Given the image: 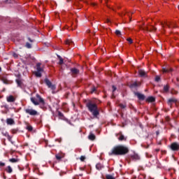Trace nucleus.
I'll return each mask as SVG.
<instances>
[{
    "label": "nucleus",
    "mask_w": 179,
    "mask_h": 179,
    "mask_svg": "<svg viewBox=\"0 0 179 179\" xmlns=\"http://www.w3.org/2000/svg\"><path fill=\"white\" fill-rule=\"evenodd\" d=\"M58 115H59V118H62V120H64V118L65 117L64 116V113L62 112H59V111L58 112Z\"/></svg>",
    "instance_id": "obj_33"
},
{
    "label": "nucleus",
    "mask_w": 179,
    "mask_h": 179,
    "mask_svg": "<svg viewBox=\"0 0 179 179\" xmlns=\"http://www.w3.org/2000/svg\"><path fill=\"white\" fill-rule=\"evenodd\" d=\"M170 91V86L169 85H164L162 93H169Z\"/></svg>",
    "instance_id": "obj_20"
},
{
    "label": "nucleus",
    "mask_w": 179,
    "mask_h": 179,
    "mask_svg": "<svg viewBox=\"0 0 179 179\" xmlns=\"http://www.w3.org/2000/svg\"><path fill=\"white\" fill-rule=\"evenodd\" d=\"M170 148L173 152H178V150H179V144H178V143H176V142L172 143L170 145Z\"/></svg>",
    "instance_id": "obj_10"
},
{
    "label": "nucleus",
    "mask_w": 179,
    "mask_h": 179,
    "mask_svg": "<svg viewBox=\"0 0 179 179\" xmlns=\"http://www.w3.org/2000/svg\"><path fill=\"white\" fill-rule=\"evenodd\" d=\"M57 57L59 59V65H62L64 64V59L59 55H57Z\"/></svg>",
    "instance_id": "obj_24"
},
{
    "label": "nucleus",
    "mask_w": 179,
    "mask_h": 179,
    "mask_svg": "<svg viewBox=\"0 0 179 179\" xmlns=\"http://www.w3.org/2000/svg\"><path fill=\"white\" fill-rule=\"evenodd\" d=\"M112 88H113L112 97H113V99H115V96L114 95V92H115V90H117V87H115V85H113Z\"/></svg>",
    "instance_id": "obj_28"
},
{
    "label": "nucleus",
    "mask_w": 179,
    "mask_h": 179,
    "mask_svg": "<svg viewBox=\"0 0 179 179\" xmlns=\"http://www.w3.org/2000/svg\"><path fill=\"white\" fill-rule=\"evenodd\" d=\"M107 8H109V9H111L108 5H106Z\"/></svg>",
    "instance_id": "obj_51"
},
{
    "label": "nucleus",
    "mask_w": 179,
    "mask_h": 179,
    "mask_svg": "<svg viewBox=\"0 0 179 179\" xmlns=\"http://www.w3.org/2000/svg\"><path fill=\"white\" fill-rule=\"evenodd\" d=\"M44 82L49 89H51L52 90H55V89H57L55 85H52V83H51L48 78H45Z\"/></svg>",
    "instance_id": "obj_8"
},
{
    "label": "nucleus",
    "mask_w": 179,
    "mask_h": 179,
    "mask_svg": "<svg viewBox=\"0 0 179 179\" xmlns=\"http://www.w3.org/2000/svg\"><path fill=\"white\" fill-rule=\"evenodd\" d=\"M166 24V26H167V27H169V29H171V27L173 29H176V27H177L176 26V23L174 22H161V26L163 27V29H164V25Z\"/></svg>",
    "instance_id": "obj_6"
},
{
    "label": "nucleus",
    "mask_w": 179,
    "mask_h": 179,
    "mask_svg": "<svg viewBox=\"0 0 179 179\" xmlns=\"http://www.w3.org/2000/svg\"><path fill=\"white\" fill-rule=\"evenodd\" d=\"M4 179H6V176H4Z\"/></svg>",
    "instance_id": "obj_59"
},
{
    "label": "nucleus",
    "mask_w": 179,
    "mask_h": 179,
    "mask_svg": "<svg viewBox=\"0 0 179 179\" xmlns=\"http://www.w3.org/2000/svg\"><path fill=\"white\" fill-rule=\"evenodd\" d=\"M111 9H112V10H113V11L115 10H114V8H111Z\"/></svg>",
    "instance_id": "obj_56"
},
{
    "label": "nucleus",
    "mask_w": 179,
    "mask_h": 179,
    "mask_svg": "<svg viewBox=\"0 0 179 179\" xmlns=\"http://www.w3.org/2000/svg\"><path fill=\"white\" fill-rule=\"evenodd\" d=\"M141 157L138 154H134L130 156V160H133L134 162H136V160H140Z\"/></svg>",
    "instance_id": "obj_16"
},
{
    "label": "nucleus",
    "mask_w": 179,
    "mask_h": 179,
    "mask_svg": "<svg viewBox=\"0 0 179 179\" xmlns=\"http://www.w3.org/2000/svg\"><path fill=\"white\" fill-rule=\"evenodd\" d=\"M96 92V87H93L91 90V93H94Z\"/></svg>",
    "instance_id": "obj_44"
},
{
    "label": "nucleus",
    "mask_w": 179,
    "mask_h": 179,
    "mask_svg": "<svg viewBox=\"0 0 179 179\" xmlns=\"http://www.w3.org/2000/svg\"><path fill=\"white\" fill-rule=\"evenodd\" d=\"M28 40L30 41V43H33V40L31 39V38L29 37Z\"/></svg>",
    "instance_id": "obj_47"
},
{
    "label": "nucleus",
    "mask_w": 179,
    "mask_h": 179,
    "mask_svg": "<svg viewBox=\"0 0 179 179\" xmlns=\"http://www.w3.org/2000/svg\"><path fill=\"white\" fill-rule=\"evenodd\" d=\"M96 169L100 171V170H103V169H104V165H103L101 163H98L96 165Z\"/></svg>",
    "instance_id": "obj_23"
},
{
    "label": "nucleus",
    "mask_w": 179,
    "mask_h": 179,
    "mask_svg": "<svg viewBox=\"0 0 179 179\" xmlns=\"http://www.w3.org/2000/svg\"><path fill=\"white\" fill-rule=\"evenodd\" d=\"M65 43L66 45H72V44H73V41H72L71 39H67Z\"/></svg>",
    "instance_id": "obj_26"
},
{
    "label": "nucleus",
    "mask_w": 179,
    "mask_h": 179,
    "mask_svg": "<svg viewBox=\"0 0 179 179\" xmlns=\"http://www.w3.org/2000/svg\"><path fill=\"white\" fill-rule=\"evenodd\" d=\"M36 97L38 99V101L36 99L35 97H31L30 100L31 103H33L34 106H40L41 104V108H43L44 106H45V101L38 94H36Z\"/></svg>",
    "instance_id": "obj_3"
},
{
    "label": "nucleus",
    "mask_w": 179,
    "mask_h": 179,
    "mask_svg": "<svg viewBox=\"0 0 179 179\" xmlns=\"http://www.w3.org/2000/svg\"><path fill=\"white\" fill-rule=\"evenodd\" d=\"M120 108H127V105H124L122 103H120Z\"/></svg>",
    "instance_id": "obj_41"
},
{
    "label": "nucleus",
    "mask_w": 179,
    "mask_h": 179,
    "mask_svg": "<svg viewBox=\"0 0 179 179\" xmlns=\"http://www.w3.org/2000/svg\"><path fill=\"white\" fill-rule=\"evenodd\" d=\"M27 131H29V132H31V131H33V127L31 125H27Z\"/></svg>",
    "instance_id": "obj_34"
},
{
    "label": "nucleus",
    "mask_w": 179,
    "mask_h": 179,
    "mask_svg": "<svg viewBox=\"0 0 179 179\" xmlns=\"http://www.w3.org/2000/svg\"><path fill=\"white\" fill-rule=\"evenodd\" d=\"M116 36H117V37H121V36H122V34H121V31L116 29L115 31Z\"/></svg>",
    "instance_id": "obj_29"
},
{
    "label": "nucleus",
    "mask_w": 179,
    "mask_h": 179,
    "mask_svg": "<svg viewBox=\"0 0 179 179\" xmlns=\"http://www.w3.org/2000/svg\"><path fill=\"white\" fill-rule=\"evenodd\" d=\"M155 82H160V76H157L155 77Z\"/></svg>",
    "instance_id": "obj_40"
},
{
    "label": "nucleus",
    "mask_w": 179,
    "mask_h": 179,
    "mask_svg": "<svg viewBox=\"0 0 179 179\" xmlns=\"http://www.w3.org/2000/svg\"><path fill=\"white\" fill-rule=\"evenodd\" d=\"M178 132H179V129H178Z\"/></svg>",
    "instance_id": "obj_60"
},
{
    "label": "nucleus",
    "mask_w": 179,
    "mask_h": 179,
    "mask_svg": "<svg viewBox=\"0 0 179 179\" xmlns=\"http://www.w3.org/2000/svg\"><path fill=\"white\" fill-rule=\"evenodd\" d=\"M0 166H1V167H3L5 166V163L0 162Z\"/></svg>",
    "instance_id": "obj_45"
},
{
    "label": "nucleus",
    "mask_w": 179,
    "mask_h": 179,
    "mask_svg": "<svg viewBox=\"0 0 179 179\" xmlns=\"http://www.w3.org/2000/svg\"><path fill=\"white\" fill-rule=\"evenodd\" d=\"M106 179H115L113 175L107 174L106 175Z\"/></svg>",
    "instance_id": "obj_32"
},
{
    "label": "nucleus",
    "mask_w": 179,
    "mask_h": 179,
    "mask_svg": "<svg viewBox=\"0 0 179 179\" xmlns=\"http://www.w3.org/2000/svg\"><path fill=\"white\" fill-rule=\"evenodd\" d=\"M86 107H87L89 111L92 113V115L96 118L98 115H99L100 112L99 111V108L97 107V104L92 103L91 101H89L86 103Z\"/></svg>",
    "instance_id": "obj_2"
},
{
    "label": "nucleus",
    "mask_w": 179,
    "mask_h": 179,
    "mask_svg": "<svg viewBox=\"0 0 179 179\" xmlns=\"http://www.w3.org/2000/svg\"><path fill=\"white\" fill-rule=\"evenodd\" d=\"M138 74L141 78H146L148 76V73L143 69L138 70Z\"/></svg>",
    "instance_id": "obj_15"
},
{
    "label": "nucleus",
    "mask_w": 179,
    "mask_h": 179,
    "mask_svg": "<svg viewBox=\"0 0 179 179\" xmlns=\"http://www.w3.org/2000/svg\"><path fill=\"white\" fill-rule=\"evenodd\" d=\"M6 171H7L9 174H10V173H12V171H13V170L12 169V167H10V166H7Z\"/></svg>",
    "instance_id": "obj_30"
},
{
    "label": "nucleus",
    "mask_w": 179,
    "mask_h": 179,
    "mask_svg": "<svg viewBox=\"0 0 179 179\" xmlns=\"http://www.w3.org/2000/svg\"><path fill=\"white\" fill-rule=\"evenodd\" d=\"M9 162H10V163H17V162H19V159L15 158H12L9 159Z\"/></svg>",
    "instance_id": "obj_31"
},
{
    "label": "nucleus",
    "mask_w": 179,
    "mask_h": 179,
    "mask_svg": "<svg viewBox=\"0 0 179 179\" xmlns=\"http://www.w3.org/2000/svg\"><path fill=\"white\" fill-rule=\"evenodd\" d=\"M6 122L8 125H15V120H13L12 118H8L6 120Z\"/></svg>",
    "instance_id": "obj_22"
},
{
    "label": "nucleus",
    "mask_w": 179,
    "mask_h": 179,
    "mask_svg": "<svg viewBox=\"0 0 179 179\" xmlns=\"http://www.w3.org/2000/svg\"><path fill=\"white\" fill-rule=\"evenodd\" d=\"M100 2H103V0H100Z\"/></svg>",
    "instance_id": "obj_57"
},
{
    "label": "nucleus",
    "mask_w": 179,
    "mask_h": 179,
    "mask_svg": "<svg viewBox=\"0 0 179 179\" xmlns=\"http://www.w3.org/2000/svg\"><path fill=\"white\" fill-rule=\"evenodd\" d=\"M2 108H6V110H8V108H9V105L8 104H4L3 106H1Z\"/></svg>",
    "instance_id": "obj_37"
},
{
    "label": "nucleus",
    "mask_w": 179,
    "mask_h": 179,
    "mask_svg": "<svg viewBox=\"0 0 179 179\" xmlns=\"http://www.w3.org/2000/svg\"><path fill=\"white\" fill-rule=\"evenodd\" d=\"M145 101L148 102V103H153L155 101H156V99L153 96H148Z\"/></svg>",
    "instance_id": "obj_21"
},
{
    "label": "nucleus",
    "mask_w": 179,
    "mask_h": 179,
    "mask_svg": "<svg viewBox=\"0 0 179 179\" xmlns=\"http://www.w3.org/2000/svg\"><path fill=\"white\" fill-rule=\"evenodd\" d=\"M17 129H12V131H11V132H12V134H17Z\"/></svg>",
    "instance_id": "obj_43"
},
{
    "label": "nucleus",
    "mask_w": 179,
    "mask_h": 179,
    "mask_svg": "<svg viewBox=\"0 0 179 179\" xmlns=\"http://www.w3.org/2000/svg\"><path fill=\"white\" fill-rule=\"evenodd\" d=\"M80 160L81 162H83L84 160H86V157H85V156H81V157H80Z\"/></svg>",
    "instance_id": "obj_42"
},
{
    "label": "nucleus",
    "mask_w": 179,
    "mask_h": 179,
    "mask_svg": "<svg viewBox=\"0 0 179 179\" xmlns=\"http://www.w3.org/2000/svg\"><path fill=\"white\" fill-rule=\"evenodd\" d=\"M141 29L142 30H143L144 31H156V30H157V29L153 26L151 27H141Z\"/></svg>",
    "instance_id": "obj_9"
},
{
    "label": "nucleus",
    "mask_w": 179,
    "mask_h": 179,
    "mask_svg": "<svg viewBox=\"0 0 179 179\" xmlns=\"http://www.w3.org/2000/svg\"><path fill=\"white\" fill-rule=\"evenodd\" d=\"M106 1V3H107L108 2V0H105Z\"/></svg>",
    "instance_id": "obj_53"
},
{
    "label": "nucleus",
    "mask_w": 179,
    "mask_h": 179,
    "mask_svg": "<svg viewBox=\"0 0 179 179\" xmlns=\"http://www.w3.org/2000/svg\"><path fill=\"white\" fill-rule=\"evenodd\" d=\"M5 136H7L8 141H12V137L8 134H6Z\"/></svg>",
    "instance_id": "obj_36"
},
{
    "label": "nucleus",
    "mask_w": 179,
    "mask_h": 179,
    "mask_svg": "<svg viewBox=\"0 0 179 179\" xmlns=\"http://www.w3.org/2000/svg\"><path fill=\"white\" fill-rule=\"evenodd\" d=\"M2 71V69L0 67V72Z\"/></svg>",
    "instance_id": "obj_54"
},
{
    "label": "nucleus",
    "mask_w": 179,
    "mask_h": 179,
    "mask_svg": "<svg viewBox=\"0 0 179 179\" xmlns=\"http://www.w3.org/2000/svg\"><path fill=\"white\" fill-rule=\"evenodd\" d=\"M79 73H80V71L77 68L73 67L70 69L69 74L71 76H72V78H78Z\"/></svg>",
    "instance_id": "obj_4"
},
{
    "label": "nucleus",
    "mask_w": 179,
    "mask_h": 179,
    "mask_svg": "<svg viewBox=\"0 0 179 179\" xmlns=\"http://www.w3.org/2000/svg\"><path fill=\"white\" fill-rule=\"evenodd\" d=\"M127 41H128L129 43V44H132L134 43V41H132V38H128L127 39Z\"/></svg>",
    "instance_id": "obj_39"
},
{
    "label": "nucleus",
    "mask_w": 179,
    "mask_h": 179,
    "mask_svg": "<svg viewBox=\"0 0 179 179\" xmlns=\"http://www.w3.org/2000/svg\"><path fill=\"white\" fill-rule=\"evenodd\" d=\"M92 5H93V6H96V3H92Z\"/></svg>",
    "instance_id": "obj_52"
},
{
    "label": "nucleus",
    "mask_w": 179,
    "mask_h": 179,
    "mask_svg": "<svg viewBox=\"0 0 179 179\" xmlns=\"http://www.w3.org/2000/svg\"><path fill=\"white\" fill-rule=\"evenodd\" d=\"M134 95L138 97V100H141V101L145 100L146 97L143 94H141L139 92H134Z\"/></svg>",
    "instance_id": "obj_13"
},
{
    "label": "nucleus",
    "mask_w": 179,
    "mask_h": 179,
    "mask_svg": "<svg viewBox=\"0 0 179 179\" xmlns=\"http://www.w3.org/2000/svg\"><path fill=\"white\" fill-rule=\"evenodd\" d=\"M55 93V92L52 91V94H54Z\"/></svg>",
    "instance_id": "obj_55"
},
{
    "label": "nucleus",
    "mask_w": 179,
    "mask_h": 179,
    "mask_svg": "<svg viewBox=\"0 0 179 179\" xmlns=\"http://www.w3.org/2000/svg\"><path fill=\"white\" fill-rule=\"evenodd\" d=\"M106 22H107V23H110V21L109 19H107V20H106Z\"/></svg>",
    "instance_id": "obj_50"
},
{
    "label": "nucleus",
    "mask_w": 179,
    "mask_h": 179,
    "mask_svg": "<svg viewBox=\"0 0 179 179\" xmlns=\"http://www.w3.org/2000/svg\"><path fill=\"white\" fill-rule=\"evenodd\" d=\"M156 135H157V136H159V135H160V132L159 131H156Z\"/></svg>",
    "instance_id": "obj_46"
},
{
    "label": "nucleus",
    "mask_w": 179,
    "mask_h": 179,
    "mask_svg": "<svg viewBox=\"0 0 179 179\" xmlns=\"http://www.w3.org/2000/svg\"><path fill=\"white\" fill-rule=\"evenodd\" d=\"M25 113L29 114V115H38V112L34 109H25Z\"/></svg>",
    "instance_id": "obj_11"
},
{
    "label": "nucleus",
    "mask_w": 179,
    "mask_h": 179,
    "mask_svg": "<svg viewBox=\"0 0 179 179\" xmlns=\"http://www.w3.org/2000/svg\"><path fill=\"white\" fill-rule=\"evenodd\" d=\"M176 102H177V99H176V98H171L168 100L167 104H169V106H173V103Z\"/></svg>",
    "instance_id": "obj_18"
},
{
    "label": "nucleus",
    "mask_w": 179,
    "mask_h": 179,
    "mask_svg": "<svg viewBox=\"0 0 179 179\" xmlns=\"http://www.w3.org/2000/svg\"><path fill=\"white\" fill-rule=\"evenodd\" d=\"M55 157H56L57 160H61V159H62V157L59 155H56Z\"/></svg>",
    "instance_id": "obj_38"
},
{
    "label": "nucleus",
    "mask_w": 179,
    "mask_h": 179,
    "mask_svg": "<svg viewBox=\"0 0 179 179\" xmlns=\"http://www.w3.org/2000/svg\"><path fill=\"white\" fill-rule=\"evenodd\" d=\"M6 101L8 103H15V101H16V98L13 95H10L6 97Z\"/></svg>",
    "instance_id": "obj_14"
},
{
    "label": "nucleus",
    "mask_w": 179,
    "mask_h": 179,
    "mask_svg": "<svg viewBox=\"0 0 179 179\" xmlns=\"http://www.w3.org/2000/svg\"><path fill=\"white\" fill-rule=\"evenodd\" d=\"M44 69L41 68V63L36 64V71L35 72V76L37 78H41V72H43Z\"/></svg>",
    "instance_id": "obj_5"
},
{
    "label": "nucleus",
    "mask_w": 179,
    "mask_h": 179,
    "mask_svg": "<svg viewBox=\"0 0 179 179\" xmlns=\"http://www.w3.org/2000/svg\"><path fill=\"white\" fill-rule=\"evenodd\" d=\"M13 57H15V58H17V55L16 53H14V54H13Z\"/></svg>",
    "instance_id": "obj_49"
},
{
    "label": "nucleus",
    "mask_w": 179,
    "mask_h": 179,
    "mask_svg": "<svg viewBox=\"0 0 179 179\" xmlns=\"http://www.w3.org/2000/svg\"><path fill=\"white\" fill-rule=\"evenodd\" d=\"M0 80H2L4 85H12L13 83V81L8 80L7 76H1L0 77Z\"/></svg>",
    "instance_id": "obj_7"
},
{
    "label": "nucleus",
    "mask_w": 179,
    "mask_h": 179,
    "mask_svg": "<svg viewBox=\"0 0 179 179\" xmlns=\"http://www.w3.org/2000/svg\"><path fill=\"white\" fill-rule=\"evenodd\" d=\"M15 82H16L18 87H22V80L17 79V80H15Z\"/></svg>",
    "instance_id": "obj_27"
},
{
    "label": "nucleus",
    "mask_w": 179,
    "mask_h": 179,
    "mask_svg": "<svg viewBox=\"0 0 179 179\" xmlns=\"http://www.w3.org/2000/svg\"><path fill=\"white\" fill-rule=\"evenodd\" d=\"M118 135H120L118 141H120L121 142H122V141H127V137L122 134V132L120 131L118 134H116V136H118Z\"/></svg>",
    "instance_id": "obj_17"
},
{
    "label": "nucleus",
    "mask_w": 179,
    "mask_h": 179,
    "mask_svg": "<svg viewBox=\"0 0 179 179\" xmlns=\"http://www.w3.org/2000/svg\"><path fill=\"white\" fill-rule=\"evenodd\" d=\"M141 86V83L140 82H133L129 85L130 89H136V87H139Z\"/></svg>",
    "instance_id": "obj_12"
},
{
    "label": "nucleus",
    "mask_w": 179,
    "mask_h": 179,
    "mask_svg": "<svg viewBox=\"0 0 179 179\" xmlns=\"http://www.w3.org/2000/svg\"><path fill=\"white\" fill-rule=\"evenodd\" d=\"M159 149H158V150H157V152H159Z\"/></svg>",
    "instance_id": "obj_58"
},
{
    "label": "nucleus",
    "mask_w": 179,
    "mask_h": 179,
    "mask_svg": "<svg viewBox=\"0 0 179 179\" xmlns=\"http://www.w3.org/2000/svg\"><path fill=\"white\" fill-rule=\"evenodd\" d=\"M88 139H90V141H94V139H96V136L93 134H90L88 136Z\"/></svg>",
    "instance_id": "obj_25"
},
{
    "label": "nucleus",
    "mask_w": 179,
    "mask_h": 179,
    "mask_svg": "<svg viewBox=\"0 0 179 179\" xmlns=\"http://www.w3.org/2000/svg\"><path fill=\"white\" fill-rule=\"evenodd\" d=\"M162 72L164 73H170V72H173V69L166 67V68H163L162 69Z\"/></svg>",
    "instance_id": "obj_19"
},
{
    "label": "nucleus",
    "mask_w": 179,
    "mask_h": 179,
    "mask_svg": "<svg viewBox=\"0 0 179 179\" xmlns=\"http://www.w3.org/2000/svg\"><path fill=\"white\" fill-rule=\"evenodd\" d=\"M129 152L128 147L122 145L115 146L111 152L108 153L109 156H124Z\"/></svg>",
    "instance_id": "obj_1"
},
{
    "label": "nucleus",
    "mask_w": 179,
    "mask_h": 179,
    "mask_svg": "<svg viewBox=\"0 0 179 179\" xmlns=\"http://www.w3.org/2000/svg\"><path fill=\"white\" fill-rule=\"evenodd\" d=\"M129 17L130 22H131V21H132V17H131V15H129Z\"/></svg>",
    "instance_id": "obj_48"
},
{
    "label": "nucleus",
    "mask_w": 179,
    "mask_h": 179,
    "mask_svg": "<svg viewBox=\"0 0 179 179\" xmlns=\"http://www.w3.org/2000/svg\"><path fill=\"white\" fill-rule=\"evenodd\" d=\"M25 47L26 48H31V44H30L29 43L27 42L26 44H25Z\"/></svg>",
    "instance_id": "obj_35"
}]
</instances>
